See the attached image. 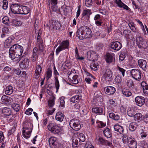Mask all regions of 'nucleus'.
Here are the masks:
<instances>
[{
    "mask_svg": "<svg viewBox=\"0 0 148 148\" xmlns=\"http://www.w3.org/2000/svg\"><path fill=\"white\" fill-rule=\"evenodd\" d=\"M69 125L71 128L76 131L80 130L82 127L79 120L76 119H73L71 120L69 122Z\"/></svg>",
    "mask_w": 148,
    "mask_h": 148,
    "instance_id": "20e7f679",
    "label": "nucleus"
},
{
    "mask_svg": "<svg viewBox=\"0 0 148 148\" xmlns=\"http://www.w3.org/2000/svg\"><path fill=\"white\" fill-rule=\"evenodd\" d=\"M145 98L141 96H138L135 99L136 104L140 107L142 106L145 103Z\"/></svg>",
    "mask_w": 148,
    "mask_h": 148,
    "instance_id": "2eb2a0df",
    "label": "nucleus"
},
{
    "mask_svg": "<svg viewBox=\"0 0 148 148\" xmlns=\"http://www.w3.org/2000/svg\"><path fill=\"white\" fill-rule=\"evenodd\" d=\"M138 125L135 122H131L129 125V129L131 131L133 132L135 130L137 127Z\"/></svg>",
    "mask_w": 148,
    "mask_h": 148,
    "instance_id": "f704fd0d",
    "label": "nucleus"
},
{
    "mask_svg": "<svg viewBox=\"0 0 148 148\" xmlns=\"http://www.w3.org/2000/svg\"><path fill=\"white\" fill-rule=\"evenodd\" d=\"M82 97L81 96L78 95L73 96L70 99V101L71 102L75 103L78 102Z\"/></svg>",
    "mask_w": 148,
    "mask_h": 148,
    "instance_id": "58836bf2",
    "label": "nucleus"
},
{
    "mask_svg": "<svg viewBox=\"0 0 148 148\" xmlns=\"http://www.w3.org/2000/svg\"><path fill=\"white\" fill-rule=\"evenodd\" d=\"M80 30V32L84 31L86 32V33L83 35L79 36V38L80 40H83L84 38H90L92 37V32L90 29L88 27H84L82 28Z\"/></svg>",
    "mask_w": 148,
    "mask_h": 148,
    "instance_id": "39448f33",
    "label": "nucleus"
},
{
    "mask_svg": "<svg viewBox=\"0 0 148 148\" xmlns=\"http://www.w3.org/2000/svg\"><path fill=\"white\" fill-rule=\"evenodd\" d=\"M2 113L4 115L8 116L11 115V110L9 108L4 107L2 110Z\"/></svg>",
    "mask_w": 148,
    "mask_h": 148,
    "instance_id": "7c9ffc66",
    "label": "nucleus"
},
{
    "mask_svg": "<svg viewBox=\"0 0 148 148\" xmlns=\"http://www.w3.org/2000/svg\"><path fill=\"white\" fill-rule=\"evenodd\" d=\"M49 144L51 148H55L58 145L57 138L54 137H51L49 140Z\"/></svg>",
    "mask_w": 148,
    "mask_h": 148,
    "instance_id": "dca6fc26",
    "label": "nucleus"
},
{
    "mask_svg": "<svg viewBox=\"0 0 148 148\" xmlns=\"http://www.w3.org/2000/svg\"><path fill=\"white\" fill-rule=\"evenodd\" d=\"M55 85L56 89V92H57L59 89L60 87V84L58 77L56 76L54 77Z\"/></svg>",
    "mask_w": 148,
    "mask_h": 148,
    "instance_id": "ea45409f",
    "label": "nucleus"
},
{
    "mask_svg": "<svg viewBox=\"0 0 148 148\" xmlns=\"http://www.w3.org/2000/svg\"><path fill=\"white\" fill-rule=\"evenodd\" d=\"M114 82L116 83H120L122 81V79L120 76L117 75L114 79Z\"/></svg>",
    "mask_w": 148,
    "mask_h": 148,
    "instance_id": "13d9d810",
    "label": "nucleus"
},
{
    "mask_svg": "<svg viewBox=\"0 0 148 148\" xmlns=\"http://www.w3.org/2000/svg\"><path fill=\"white\" fill-rule=\"evenodd\" d=\"M21 7H22L21 8L20 14H27L29 13V8L27 6L21 5Z\"/></svg>",
    "mask_w": 148,
    "mask_h": 148,
    "instance_id": "2f4dec72",
    "label": "nucleus"
},
{
    "mask_svg": "<svg viewBox=\"0 0 148 148\" xmlns=\"http://www.w3.org/2000/svg\"><path fill=\"white\" fill-rule=\"evenodd\" d=\"M117 69L118 70H119L120 72H121V73L123 77H124L125 75V73L126 70L120 67L119 66H118Z\"/></svg>",
    "mask_w": 148,
    "mask_h": 148,
    "instance_id": "e2e57ef3",
    "label": "nucleus"
},
{
    "mask_svg": "<svg viewBox=\"0 0 148 148\" xmlns=\"http://www.w3.org/2000/svg\"><path fill=\"white\" fill-rule=\"evenodd\" d=\"M42 71V68L40 65H38L36 66L35 73L34 75V77L35 78L38 79L40 77Z\"/></svg>",
    "mask_w": 148,
    "mask_h": 148,
    "instance_id": "5701e85b",
    "label": "nucleus"
},
{
    "mask_svg": "<svg viewBox=\"0 0 148 148\" xmlns=\"http://www.w3.org/2000/svg\"><path fill=\"white\" fill-rule=\"evenodd\" d=\"M13 92V89L12 87L9 85L6 87L5 92L6 95H9L12 94Z\"/></svg>",
    "mask_w": 148,
    "mask_h": 148,
    "instance_id": "c9c22d12",
    "label": "nucleus"
},
{
    "mask_svg": "<svg viewBox=\"0 0 148 148\" xmlns=\"http://www.w3.org/2000/svg\"><path fill=\"white\" fill-rule=\"evenodd\" d=\"M127 85L129 88L131 89L134 88L135 84L133 81L132 79H130L127 81Z\"/></svg>",
    "mask_w": 148,
    "mask_h": 148,
    "instance_id": "37998d69",
    "label": "nucleus"
},
{
    "mask_svg": "<svg viewBox=\"0 0 148 148\" xmlns=\"http://www.w3.org/2000/svg\"><path fill=\"white\" fill-rule=\"evenodd\" d=\"M32 125L30 123H26L24 125L23 129H25L22 131L23 136L25 138H27L30 136L31 133L32 131Z\"/></svg>",
    "mask_w": 148,
    "mask_h": 148,
    "instance_id": "7ed1b4c3",
    "label": "nucleus"
},
{
    "mask_svg": "<svg viewBox=\"0 0 148 148\" xmlns=\"http://www.w3.org/2000/svg\"><path fill=\"white\" fill-rule=\"evenodd\" d=\"M126 54L125 53L122 52L119 56V60L121 61L123 60L126 57Z\"/></svg>",
    "mask_w": 148,
    "mask_h": 148,
    "instance_id": "052dcab7",
    "label": "nucleus"
},
{
    "mask_svg": "<svg viewBox=\"0 0 148 148\" xmlns=\"http://www.w3.org/2000/svg\"><path fill=\"white\" fill-rule=\"evenodd\" d=\"M12 107L16 112H18L21 109L20 106L18 104H13L12 105Z\"/></svg>",
    "mask_w": 148,
    "mask_h": 148,
    "instance_id": "49530a36",
    "label": "nucleus"
},
{
    "mask_svg": "<svg viewBox=\"0 0 148 148\" xmlns=\"http://www.w3.org/2000/svg\"><path fill=\"white\" fill-rule=\"evenodd\" d=\"M114 128L115 131L117 132L120 134H122L124 130L123 127L119 125H115Z\"/></svg>",
    "mask_w": 148,
    "mask_h": 148,
    "instance_id": "473e14b6",
    "label": "nucleus"
},
{
    "mask_svg": "<svg viewBox=\"0 0 148 148\" xmlns=\"http://www.w3.org/2000/svg\"><path fill=\"white\" fill-rule=\"evenodd\" d=\"M14 39V37H8L4 42V47L6 48L10 47L13 44L12 41Z\"/></svg>",
    "mask_w": 148,
    "mask_h": 148,
    "instance_id": "aec40b11",
    "label": "nucleus"
},
{
    "mask_svg": "<svg viewBox=\"0 0 148 148\" xmlns=\"http://www.w3.org/2000/svg\"><path fill=\"white\" fill-rule=\"evenodd\" d=\"M63 11L64 15L66 16L68 15L69 13L71 11V9L69 7H66L65 8H64Z\"/></svg>",
    "mask_w": 148,
    "mask_h": 148,
    "instance_id": "603ef678",
    "label": "nucleus"
},
{
    "mask_svg": "<svg viewBox=\"0 0 148 148\" xmlns=\"http://www.w3.org/2000/svg\"><path fill=\"white\" fill-rule=\"evenodd\" d=\"M92 111L94 113L99 115L102 114L103 112V109L101 107L93 108L92 109Z\"/></svg>",
    "mask_w": 148,
    "mask_h": 148,
    "instance_id": "a878e982",
    "label": "nucleus"
},
{
    "mask_svg": "<svg viewBox=\"0 0 148 148\" xmlns=\"http://www.w3.org/2000/svg\"><path fill=\"white\" fill-rule=\"evenodd\" d=\"M18 60V61L21 60L19 66L21 68L24 69L28 67L29 65V60L27 57L23 55Z\"/></svg>",
    "mask_w": 148,
    "mask_h": 148,
    "instance_id": "423d86ee",
    "label": "nucleus"
},
{
    "mask_svg": "<svg viewBox=\"0 0 148 148\" xmlns=\"http://www.w3.org/2000/svg\"><path fill=\"white\" fill-rule=\"evenodd\" d=\"M84 27H87V26H83L81 27L79 29H78L77 31L76 34L77 36L79 37V36H83L86 33V32H84V31H81V32H80V29Z\"/></svg>",
    "mask_w": 148,
    "mask_h": 148,
    "instance_id": "79ce46f5",
    "label": "nucleus"
},
{
    "mask_svg": "<svg viewBox=\"0 0 148 148\" xmlns=\"http://www.w3.org/2000/svg\"><path fill=\"white\" fill-rule=\"evenodd\" d=\"M128 25L131 30L133 32H135V34H136V29L134 25V24L132 23H130Z\"/></svg>",
    "mask_w": 148,
    "mask_h": 148,
    "instance_id": "bf43d9fd",
    "label": "nucleus"
},
{
    "mask_svg": "<svg viewBox=\"0 0 148 148\" xmlns=\"http://www.w3.org/2000/svg\"><path fill=\"white\" fill-rule=\"evenodd\" d=\"M55 97L53 96L48 101V105L49 107H52L54 104L55 99Z\"/></svg>",
    "mask_w": 148,
    "mask_h": 148,
    "instance_id": "09e8293b",
    "label": "nucleus"
},
{
    "mask_svg": "<svg viewBox=\"0 0 148 148\" xmlns=\"http://www.w3.org/2000/svg\"><path fill=\"white\" fill-rule=\"evenodd\" d=\"M99 144H101L103 145H108L110 147L112 146V143L110 142L103 139V138L100 137L98 139Z\"/></svg>",
    "mask_w": 148,
    "mask_h": 148,
    "instance_id": "393cba45",
    "label": "nucleus"
},
{
    "mask_svg": "<svg viewBox=\"0 0 148 148\" xmlns=\"http://www.w3.org/2000/svg\"><path fill=\"white\" fill-rule=\"evenodd\" d=\"M69 45V42L68 41H63L60 45L56 49V55H58L59 52L65 49H68Z\"/></svg>",
    "mask_w": 148,
    "mask_h": 148,
    "instance_id": "6e6552de",
    "label": "nucleus"
},
{
    "mask_svg": "<svg viewBox=\"0 0 148 148\" xmlns=\"http://www.w3.org/2000/svg\"><path fill=\"white\" fill-rule=\"evenodd\" d=\"M138 64L139 66L143 70L145 71L147 64L146 61L143 59H139L138 61Z\"/></svg>",
    "mask_w": 148,
    "mask_h": 148,
    "instance_id": "6ab92c4d",
    "label": "nucleus"
},
{
    "mask_svg": "<svg viewBox=\"0 0 148 148\" xmlns=\"http://www.w3.org/2000/svg\"><path fill=\"white\" fill-rule=\"evenodd\" d=\"M127 144L130 148H137V143L134 138H130Z\"/></svg>",
    "mask_w": 148,
    "mask_h": 148,
    "instance_id": "b1692460",
    "label": "nucleus"
},
{
    "mask_svg": "<svg viewBox=\"0 0 148 148\" xmlns=\"http://www.w3.org/2000/svg\"><path fill=\"white\" fill-rule=\"evenodd\" d=\"M109 116L110 118L115 121H117L119 119V117L118 115L117 114H115L113 112L109 113Z\"/></svg>",
    "mask_w": 148,
    "mask_h": 148,
    "instance_id": "a19ab883",
    "label": "nucleus"
},
{
    "mask_svg": "<svg viewBox=\"0 0 148 148\" xmlns=\"http://www.w3.org/2000/svg\"><path fill=\"white\" fill-rule=\"evenodd\" d=\"M105 58L106 62L110 64L112 63L113 65L115 64V55L113 53H107L105 56Z\"/></svg>",
    "mask_w": 148,
    "mask_h": 148,
    "instance_id": "9b49d317",
    "label": "nucleus"
},
{
    "mask_svg": "<svg viewBox=\"0 0 148 148\" xmlns=\"http://www.w3.org/2000/svg\"><path fill=\"white\" fill-rule=\"evenodd\" d=\"M21 5L19 4H13L10 6L12 12L14 14H20Z\"/></svg>",
    "mask_w": 148,
    "mask_h": 148,
    "instance_id": "f8f14e48",
    "label": "nucleus"
},
{
    "mask_svg": "<svg viewBox=\"0 0 148 148\" xmlns=\"http://www.w3.org/2000/svg\"><path fill=\"white\" fill-rule=\"evenodd\" d=\"M53 28L55 29H59L61 26L60 24L58 21L53 23Z\"/></svg>",
    "mask_w": 148,
    "mask_h": 148,
    "instance_id": "a18cd8bd",
    "label": "nucleus"
},
{
    "mask_svg": "<svg viewBox=\"0 0 148 148\" xmlns=\"http://www.w3.org/2000/svg\"><path fill=\"white\" fill-rule=\"evenodd\" d=\"M131 74L133 78L136 80L139 81L141 78V72L137 69H133L131 71Z\"/></svg>",
    "mask_w": 148,
    "mask_h": 148,
    "instance_id": "1a4fd4ad",
    "label": "nucleus"
},
{
    "mask_svg": "<svg viewBox=\"0 0 148 148\" xmlns=\"http://www.w3.org/2000/svg\"><path fill=\"white\" fill-rule=\"evenodd\" d=\"M134 120L136 121H138V122L142 120V115L140 113H137L134 115Z\"/></svg>",
    "mask_w": 148,
    "mask_h": 148,
    "instance_id": "4c0bfd02",
    "label": "nucleus"
},
{
    "mask_svg": "<svg viewBox=\"0 0 148 148\" xmlns=\"http://www.w3.org/2000/svg\"><path fill=\"white\" fill-rule=\"evenodd\" d=\"M130 138H131L130 137L128 138L127 136L124 135L122 138V140L123 143L125 144L128 143Z\"/></svg>",
    "mask_w": 148,
    "mask_h": 148,
    "instance_id": "680f3d73",
    "label": "nucleus"
},
{
    "mask_svg": "<svg viewBox=\"0 0 148 148\" xmlns=\"http://www.w3.org/2000/svg\"><path fill=\"white\" fill-rule=\"evenodd\" d=\"M135 113L134 110L133 108H128L127 111V114L129 116L132 117L134 116Z\"/></svg>",
    "mask_w": 148,
    "mask_h": 148,
    "instance_id": "c03bdc74",
    "label": "nucleus"
},
{
    "mask_svg": "<svg viewBox=\"0 0 148 148\" xmlns=\"http://www.w3.org/2000/svg\"><path fill=\"white\" fill-rule=\"evenodd\" d=\"M85 148H95L89 142H87L86 143Z\"/></svg>",
    "mask_w": 148,
    "mask_h": 148,
    "instance_id": "338daca9",
    "label": "nucleus"
},
{
    "mask_svg": "<svg viewBox=\"0 0 148 148\" xmlns=\"http://www.w3.org/2000/svg\"><path fill=\"white\" fill-rule=\"evenodd\" d=\"M91 68L94 71H96L97 70L98 67V64L97 63H95L94 62H92L90 64Z\"/></svg>",
    "mask_w": 148,
    "mask_h": 148,
    "instance_id": "8fccbe9b",
    "label": "nucleus"
},
{
    "mask_svg": "<svg viewBox=\"0 0 148 148\" xmlns=\"http://www.w3.org/2000/svg\"><path fill=\"white\" fill-rule=\"evenodd\" d=\"M52 71L50 69H48L47 71L46 79L48 80L52 76Z\"/></svg>",
    "mask_w": 148,
    "mask_h": 148,
    "instance_id": "5fc2aeb1",
    "label": "nucleus"
},
{
    "mask_svg": "<svg viewBox=\"0 0 148 148\" xmlns=\"http://www.w3.org/2000/svg\"><path fill=\"white\" fill-rule=\"evenodd\" d=\"M2 33H6L10 35V32L8 28L6 27H3L2 29Z\"/></svg>",
    "mask_w": 148,
    "mask_h": 148,
    "instance_id": "774afa93",
    "label": "nucleus"
},
{
    "mask_svg": "<svg viewBox=\"0 0 148 148\" xmlns=\"http://www.w3.org/2000/svg\"><path fill=\"white\" fill-rule=\"evenodd\" d=\"M91 14L90 10L87 9L84 10L82 14L81 19L86 21H89L90 15Z\"/></svg>",
    "mask_w": 148,
    "mask_h": 148,
    "instance_id": "ddd939ff",
    "label": "nucleus"
},
{
    "mask_svg": "<svg viewBox=\"0 0 148 148\" xmlns=\"http://www.w3.org/2000/svg\"><path fill=\"white\" fill-rule=\"evenodd\" d=\"M94 20L95 21V24L98 26L102 25L103 23L102 20L100 18V15L97 14L95 16Z\"/></svg>",
    "mask_w": 148,
    "mask_h": 148,
    "instance_id": "4be33fe9",
    "label": "nucleus"
},
{
    "mask_svg": "<svg viewBox=\"0 0 148 148\" xmlns=\"http://www.w3.org/2000/svg\"><path fill=\"white\" fill-rule=\"evenodd\" d=\"M122 93L123 96L128 97L132 95L131 92L129 90L124 88L122 90Z\"/></svg>",
    "mask_w": 148,
    "mask_h": 148,
    "instance_id": "72a5a7b5",
    "label": "nucleus"
},
{
    "mask_svg": "<svg viewBox=\"0 0 148 148\" xmlns=\"http://www.w3.org/2000/svg\"><path fill=\"white\" fill-rule=\"evenodd\" d=\"M8 97L5 95H3L1 97V101L4 103H7L8 102Z\"/></svg>",
    "mask_w": 148,
    "mask_h": 148,
    "instance_id": "3c124183",
    "label": "nucleus"
},
{
    "mask_svg": "<svg viewBox=\"0 0 148 148\" xmlns=\"http://www.w3.org/2000/svg\"><path fill=\"white\" fill-rule=\"evenodd\" d=\"M78 77V75H75L71 77H69V79L71 82L73 84H77L78 83V81L77 79Z\"/></svg>",
    "mask_w": 148,
    "mask_h": 148,
    "instance_id": "c756f323",
    "label": "nucleus"
},
{
    "mask_svg": "<svg viewBox=\"0 0 148 148\" xmlns=\"http://www.w3.org/2000/svg\"><path fill=\"white\" fill-rule=\"evenodd\" d=\"M112 75L113 73L112 71L110 69H107L106 70L104 76L106 79H110L112 77Z\"/></svg>",
    "mask_w": 148,
    "mask_h": 148,
    "instance_id": "c85d7f7f",
    "label": "nucleus"
},
{
    "mask_svg": "<svg viewBox=\"0 0 148 148\" xmlns=\"http://www.w3.org/2000/svg\"><path fill=\"white\" fill-rule=\"evenodd\" d=\"M131 31L129 30L126 29L124 31L123 33L124 36L126 38L128 37L129 34L130 33Z\"/></svg>",
    "mask_w": 148,
    "mask_h": 148,
    "instance_id": "69168bd1",
    "label": "nucleus"
},
{
    "mask_svg": "<svg viewBox=\"0 0 148 148\" xmlns=\"http://www.w3.org/2000/svg\"><path fill=\"white\" fill-rule=\"evenodd\" d=\"M55 118L57 121L62 122L63 120L64 115L61 112H59L56 113Z\"/></svg>",
    "mask_w": 148,
    "mask_h": 148,
    "instance_id": "cd10ccee",
    "label": "nucleus"
},
{
    "mask_svg": "<svg viewBox=\"0 0 148 148\" xmlns=\"http://www.w3.org/2000/svg\"><path fill=\"white\" fill-rule=\"evenodd\" d=\"M23 48L22 46L18 44H15L11 47L9 50V57L12 60L22 56Z\"/></svg>",
    "mask_w": 148,
    "mask_h": 148,
    "instance_id": "f257e3e1",
    "label": "nucleus"
},
{
    "mask_svg": "<svg viewBox=\"0 0 148 148\" xmlns=\"http://www.w3.org/2000/svg\"><path fill=\"white\" fill-rule=\"evenodd\" d=\"M77 138L79 140V143L80 144L81 142H84L85 140V138L84 134L82 133H77Z\"/></svg>",
    "mask_w": 148,
    "mask_h": 148,
    "instance_id": "e433bc0d",
    "label": "nucleus"
},
{
    "mask_svg": "<svg viewBox=\"0 0 148 148\" xmlns=\"http://www.w3.org/2000/svg\"><path fill=\"white\" fill-rule=\"evenodd\" d=\"M116 3L117 4L118 6L120 8H123L127 11L131 10L128 6L123 3L121 0H116Z\"/></svg>",
    "mask_w": 148,
    "mask_h": 148,
    "instance_id": "412c9836",
    "label": "nucleus"
},
{
    "mask_svg": "<svg viewBox=\"0 0 148 148\" xmlns=\"http://www.w3.org/2000/svg\"><path fill=\"white\" fill-rule=\"evenodd\" d=\"M8 2L7 0H3V1L2 8L4 10H6L8 7Z\"/></svg>",
    "mask_w": 148,
    "mask_h": 148,
    "instance_id": "6e6d98bb",
    "label": "nucleus"
},
{
    "mask_svg": "<svg viewBox=\"0 0 148 148\" xmlns=\"http://www.w3.org/2000/svg\"><path fill=\"white\" fill-rule=\"evenodd\" d=\"M103 133L104 136L107 138H110L112 136L111 130L108 128H105L103 131Z\"/></svg>",
    "mask_w": 148,
    "mask_h": 148,
    "instance_id": "bb28decb",
    "label": "nucleus"
},
{
    "mask_svg": "<svg viewBox=\"0 0 148 148\" xmlns=\"http://www.w3.org/2000/svg\"><path fill=\"white\" fill-rule=\"evenodd\" d=\"M87 58L88 59L94 62L95 61L97 60L98 58V55L94 51H90L87 53Z\"/></svg>",
    "mask_w": 148,
    "mask_h": 148,
    "instance_id": "9d476101",
    "label": "nucleus"
},
{
    "mask_svg": "<svg viewBox=\"0 0 148 148\" xmlns=\"http://www.w3.org/2000/svg\"><path fill=\"white\" fill-rule=\"evenodd\" d=\"M36 45L38 47V49L39 50L42 51L44 48V46L43 45V41L37 42Z\"/></svg>",
    "mask_w": 148,
    "mask_h": 148,
    "instance_id": "de8ad7c7",
    "label": "nucleus"
},
{
    "mask_svg": "<svg viewBox=\"0 0 148 148\" xmlns=\"http://www.w3.org/2000/svg\"><path fill=\"white\" fill-rule=\"evenodd\" d=\"M97 123L98 124V126L100 128H103L106 125V123H103L102 121H97Z\"/></svg>",
    "mask_w": 148,
    "mask_h": 148,
    "instance_id": "4d7b16f0",
    "label": "nucleus"
},
{
    "mask_svg": "<svg viewBox=\"0 0 148 148\" xmlns=\"http://www.w3.org/2000/svg\"><path fill=\"white\" fill-rule=\"evenodd\" d=\"M2 21L3 23L6 25H8L9 23V19L8 16H4L2 19Z\"/></svg>",
    "mask_w": 148,
    "mask_h": 148,
    "instance_id": "864d4df0",
    "label": "nucleus"
},
{
    "mask_svg": "<svg viewBox=\"0 0 148 148\" xmlns=\"http://www.w3.org/2000/svg\"><path fill=\"white\" fill-rule=\"evenodd\" d=\"M104 90L106 93L109 95H112L115 92V88L111 86L105 87Z\"/></svg>",
    "mask_w": 148,
    "mask_h": 148,
    "instance_id": "a211bd4d",
    "label": "nucleus"
},
{
    "mask_svg": "<svg viewBox=\"0 0 148 148\" xmlns=\"http://www.w3.org/2000/svg\"><path fill=\"white\" fill-rule=\"evenodd\" d=\"M58 0H51V9L53 11L57 13L59 12V8H58L56 5L57 3Z\"/></svg>",
    "mask_w": 148,
    "mask_h": 148,
    "instance_id": "f3484780",
    "label": "nucleus"
},
{
    "mask_svg": "<svg viewBox=\"0 0 148 148\" xmlns=\"http://www.w3.org/2000/svg\"><path fill=\"white\" fill-rule=\"evenodd\" d=\"M136 44L139 48H145L147 47V45L144 39L138 32H136Z\"/></svg>",
    "mask_w": 148,
    "mask_h": 148,
    "instance_id": "f03ea898",
    "label": "nucleus"
},
{
    "mask_svg": "<svg viewBox=\"0 0 148 148\" xmlns=\"http://www.w3.org/2000/svg\"><path fill=\"white\" fill-rule=\"evenodd\" d=\"M38 48L37 47H35L33 51V54L32 56V57H35L37 58V52L38 51Z\"/></svg>",
    "mask_w": 148,
    "mask_h": 148,
    "instance_id": "0e129e2a",
    "label": "nucleus"
},
{
    "mask_svg": "<svg viewBox=\"0 0 148 148\" xmlns=\"http://www.w3.org/2000/svg\"><path fill=\"white\" fill-rule=\"evenodd\" d=\"M122 46L121 44L117 41L112 42L110 44L111 48L116 51L119 50L121 48Z\"/></svg>",
    "mask_w": 148,
    "mask_h": 148,
    "instance_id": "4468645a",
    "label": "nucleus"
},
{
    "mask_svg": "<svg viewBox=\"0 0 148 148\" xmlns=\"http://www.w3.org/2000/svg\"><path fill=\"white\" fill-rule=\"evenodd\" d=\"M47 127L49 131L55 134H58L61 131L60 127L56 124L50 123L48 125Z\"/></svg>",
    "mask_w": 148,
    "mask_h": 148,
    "instance_id": "0eeeda50",
    "label": "nucleus"
}]
</instances>
